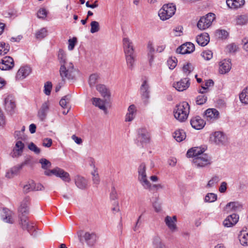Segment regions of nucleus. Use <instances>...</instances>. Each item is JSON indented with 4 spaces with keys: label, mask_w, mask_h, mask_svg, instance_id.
<instances>
[{
    "label": "nucleus",
    "mask_w": 248,
    "mask_h": 248,
    "mask_svg": "<svg viewBox=\"0 0 248 248\" xmlns=\"http://www.w3.org/2000/svg\"><path fill=\"white\" fill-rule=\"evenodd\" d=\"M231 68V63L229 60H224L220 62L219 71L221 74L229 72Z\"/></svg>",
    "instance_id": "28"
},
{
    "label": "nucleus",
    "mask_w": 248,
    "mask_h": 248,
    "mask_svg": "<svg viewBox=\"0 0 248 248\" xmlns=\"http://www.w3.org/2000/svg\"><path fill=\"white\" fill-rule=\"evenodd\" d=\"M75 69L73 63H67V64L62 65L60 68V74L62 81L66 79H73L75 78Z\"/></svg>",
    "instance_id": "2"
},
{
    "label": "nucleus",
    "mask_w": 248,
    "mask_h": 248,
    "mask_svg": "<svg viewBox=\"0 0 248 248\" xmlns=\"http://www.w3.org/2000/svg\"><path fill=\"white\" fill-rule=\"evenodd\" d=\"M12 212L7 208H3L2 214V218L3 220L6 222L12 224L14 220L12 217Z\"/></svg>",
    "instance_id": "31"
},
{
    "label": "nucleus",
    "mask_w": 248,
    "mask_h": 248,
    "mask_svg": "<svg viewBox=\"0 0 248 248\" xmlns=\"http://www.w3.org/2000/svg\"><path fill=\"white\" fill-rule=\"evenodd\" d=\"M210 41L209 34L206 32H203L198 35L196 37V42L197 43L202 46L207 45Z\"/></svg>",
    "instance_id": "26"
},
{
    "label": "nucleus",
    "mask_w": 248,
    "mask_h": 248,
    "mask_svg": "<svg viewBox=\"0 0 248 248\" xmlns=\"http://www.w3.org/2000/svg\"><path fill=\"white\" fill-rule=\"evenodd\" d=\"M166 47V44L163 40H160L158 43L156 47V51L158 52H162Z\"/></svg>",
    "instance_id": "63"
},
{
    "label": "nucleus",
    "mask_w": 248,
    "mask_h": 248,
    "mask_svg": "<svg viewBox=\"0 0 248 248\" xmlns=\"http://www.w3.org/2000/svg\"><path fill=\"white\" fill-rule=\"evenodd\" d=\"M100 30L99 24L97 21H93L91 23L90 31L92 33L98 32Z\"/></svg>",
    "instance_id": "52"
},
{
    "label": "nucleus",
    "mask_w": 248,
    "mask_h": 248,
    "mask_svg": "<svg viewBox=\"0 0 248 248\" xmlns=\"http://www.w3.org/2000/svg\"><path fill=\"white\" fill-rule=\"evenodd\" d=\"M165 188V186L163 185H162L161 184H154L152 185L151 184V186L149 188H145V189H149V190H158L160 189H162Z\"/></svg>",
    "instance_id": "61"
},
{
    "label": "nucleus",
    "mask_w": 248,
    "mask_h": 248,
    "mask_svg": "<svg viewBox=\"0 0 248 248\" xmlns=\"http://www.w3.org/2000/svg\"><path fill=\"white\" fill-rule=\"evenodd\" d=\"M24 147V144L21 140L17 141L11 153V156L13 157H17L21 156L23 152Z\"/></svg>",
    "instance_id": "16"
},
{
    "label": "nucleus",
    "mask_w": 248,
    "mask_h": 248,
    "mask_svg": "<svg viewBox=\"0 0 248 248\" xmlns=\"http://www.w3.org/2000/svg\"><path fill=\"white\" fill-rule=\"evenodd\" d=\"M204 115L207 121L213 122L218 118L219 113L215 108H208L205 111Z\"/></svg>",
    "instance_id": "17"
},
{
    "label": "nucleus",
    "mask_w": 248,
    "mask_h": 248,
    "mask_svg": "<svg viewBox=\"0 0 248 248\" xmlns=\"http://www.w3.org/2000/svg\"><path fill=\"white\" fill-rule=\"evenodd\" d=\"M204 150L200 147H194L189 149L186 153V155L188 157H197L201 155L204 154L203 152Z\"/></svg>",
    "instance_id": "24"
},
{
    "label": "nucleus",
    "mask_w": 248,
    "mask_h": 248,
    "mask_svg": "<svg viewBox=\"0 0 248 248\" xmlns=\"http://www.w3.org/2000/svg\"><path fill=\"white\" fill-rule=\"evenodd\" d=\"M217 199V195L214 193H208L205 197L204 201L208 202H212Z\"/></svg>",
    "instance_id": "49"
},
{
    "label": "nucleus",
    "mask_w": 248,
    "mask_h": 248,
    "mask_svg": "<svg viewBox=\"0 0 248 248\" xmlns=\"http://www.w3.org/2000/svg\"><path fill=\"white\" fill-rule=\"evenodd\" d=\"M176 61L177 60L175 57L170 58L168 59L167 63L170 69H173L176 67L177 65Z\"/></svg>",
    "instance_id": "56"
},
{
    "label": "nucleus",
    "mask_w": 248,
    "mask_h": 248,
    "mask_svg": "<svg viewBox=\"0 0 248 248\" xmlns=\"http://www.w3.org/2000/svg\"><path fill=\"white\" fill-rule=\"evenodd\" d=\"M30 198L28 197H25L21 203L20 206L18 208L19 217L20 216H23L29 213L28 205L30 203Z\"/></svg>",
    "instance_id": "20"
},
{
    "label": "nucleus",
    "mask_w": 248,
    "mask_h": 248,
    "mask_svg": "<svg viewBox=\"0 0 248 248\" xmlns=\"http://www.w3.org/2000/svg\"><path fill=\"white\" fill-rule=\"evenodd\" d=\"M190 84L189 78H186L174 82L173 84V87L178 91L183 92L186 90L189 87Z\"/></svg>",
    "instance_id": "10"
},
{
    "label": "nucleus",
    "mask_w": 248,
    "mask_h": 248,
    "mask_svg": "<svg viewBox=\"0 0 248 248\" xmlns=\"http://www.w3.org/2000/svg\"><path fill=\"white\" fill-rule=\"evenodd\" d=\"M137 112L136 107L132 104L129 106L125 116V122H131L135 118Z\"/></svg>",
    "instance_id": "27"
},
{
    "label": "nucleus",
    "mask_w": 248,
    "mask_h": 248,
    "mask_svg": "<svg viewBox=\"0 0 248 248\" xmlns=\"http://www.w3.org/2000/svg\"><path fill=\"white\" fill-rule=\"evenodd\" d=\"M138 180L144 188H149L151 183L147 180L146 173V165L142 163L138 168Z\"/></svg>",
    "instance_id": "6"
},
{
    "label": "nucleus",
    "mask_w": 248,
    "mask_h": 248,
    "mask_svg": "<svg viewBox=\"0 0 248 248\" xmlns=\"http://www.w3.org/2000/svg\"><path fill=\"white\" fill-rule=\"evenodd\" d=\"M164 244L159 236L155 235L153 238L152 245L154 248H158Z\"/></svg>",
    "instance_id": "43"
},
{
    "label": "nucleus",
    "mask_w": 248,
    "mask_h": 248,
    "mask_svg": "<svg viewBox=\"0 0 248 248\" xmlns=\"http://www.w3.org/2000/svg\"><path fill=\"white\" fill-rule=\"evenodd\" d=\"M52 85L51 82L47 81L45 84L44 92L46 95H50L52 90Z\"/></svg>",
    "instance_id": "54"
},
{
    "label": "nucleus",
    "mask_w": 248,
    "mask_h": 248,
    "mask_svg": "<svg viewBox=\"0 0 248 248\" xmlns=\"http://www.w3.org/2000/svg\"><path fill=\"white\" fill-rule=\"evenodd\" d=\"M239 220V216L236 214H232L228 216L223 222V225L225 227H232L235 225Z\"/></svg>",
    "instance_id": "15"
},
{
    "label": "nucleus",
    "mask_w": 248,
    "mask_h": 248,
    "mask_svg": "<svg viewBox=\"0 0 248 248\" xmlns=\"http://www.w3.org/2000/svg\"><path fill=\"white\" fill-rule=\"evenodd\" d=\"M176 12L175 5L172 3L164 4L158 12V16L162 20L170 18Z\"/></svg>",
    "instance_id": "3"
},
{
    "label": "nucleus",
    "mask_w": 248,
    "mask_h": 248,
    "mask_svg": "<svg viewBox=\"0 0 248 248\" xmlns=\"http://www.w3.org/2000/svg\"><path fill=\"white\" fill-rule=\"evenodd\" d=\"M19 169L20 168L17 167H15L11 168L6 172L5 177L9 179L13 178L15 175L17 174Z\"/></svg>",
    "instance_id": "45"
},
{
    "label": "nucleus",
    "mask_w": 248,
    "mask_h": 248,
    "mask_svg": "<svg viewBox=\"0 0 248 248\" xmlns=\"http://www.w3.org/2000/svg\"><path fill=\"white\" fill-rule=\"evenodd\" d=\"M190 124L194 128L200 130L204 126L205 122L201 118V117L199 116H197L191 119Z\"/></svg>",
    "instance_id": "21"
},
{
    "label": "nucleus",
    "mask_w": 248,
    "mask_h": 248,
    "mask_svg": "<svg viewBox=\"0 0 248 248\" xmlns=\"http://www.w3.org/2000/svg\"><path fill=\"white\" fill-rule=\"evenodd\" d=\"M195 50L194 45L190 42H187L183 44L177 48L176 52L181 54H189Z\"/></svg>",
    "instance_id": "12"
},
{
    "label": "nucleus",
    "mask_w": 248,
    "mask_h": 248,
    "mask_svg": "<svg viewBox=\"0 0 248 248\" xmlns=\"http://www.w3.org/2000/svg\"><path fill=\"white\" fill-rule=\"evenodd\" d=\"M58 57L61 64V66L62 65L67 64V63H71V62H69L67 61L66 54L62 50H59Z\"/></svg>",
    "instance_id": "39"
},
{
    "label": "nucleus",
    "mask_w": 248,
    "mask_h": 248,
    "mask_svg": "<svg viewBox=\"0 0 248 248\" xmlns=\"http://www.w3.org/2000/svg\"><path fill=\"white\" fill-rule=\"evenodd\" d=\"M216 35L221 39L227 38L228 33L227 31L224 30H218L216 31Z\"/></svg>",
    "instance_id": "58"
},
{
    "label": "nucleus",
    "mask_w": 248,
    "mask_h": 248,
    "mask_svg": "<svg viewBox=\"0 0 248 248\" xmlns=\"http://www.w3.org/2000/svg\"><path fill=\"white\" fill-rule=\"evenodd\" d=\"M193 70V67L190 63L188 62L183 67V71L186 76H188Z\"/></svg>",
    "instance_id": "48"
},
{
    "label": "nucleus",
    "mask_w": 248,
    "mask_h": 248,
    "mask_svg": "<svg viewBox=\"0 0 248 248\" xmlns=\"http://www.w3.org/2000/svg\"><path fill=\"white\" fill-rule=\"evenodd\" d=\"M135 57V54L125 55L127 66L131 69H132L134 67Z\"/></svg>",
    "instance_id": "42"
},
{
    "label": "nucleus",
    "mask_w": 248,
    "mask_h": 248,
    "mask_svg": "<svg viewBox=\"0 0 248 248\" xmlns=\"http://www.w3.org/2000/svg\"><path fill=\"white\" fill-rule=\"evenodd\" d=\"M147 48L149 50L148 57L149 59V62L151 63L154 60L153 53L155 51L153 44L152 42H149L147 45Z\"/></svg>",
    "instance_id": "46"
},
{
    "label": "nucleus",
    "mask_w": 248,
    "mask_h": 248,
    "mask_svg": "<svg viewBox=\"0 0 248 248\" xmlns=\"http://www.w3.org/2000/svg\"><path fill=\"white\" fill-rule=\"evenodd\" d=\"M99 78V76L96 74L91 75L89 79V84L91 87L94 86Z\"/></svg>",
    "instance_id": "51"
},
{
    "label": "nucleus",
    "mask_w": 248,
    "mask_h": 248,
    "mask_svg": "<svg viewBox=\"0 0 248 248\" xmlns=\"http://www.w3.org/2000/svg\"><path fill=\"white\" fill-rule=\"evenodd\" d=\"M93 104L95 107L99 108L100 109L103 110L107 113V109L105 106V102L104 100L99 98L94 97L92 99Z\"/></svg>",
    "instance_id": "34"
},
{
    "label": "nucleus",
    "mask_w": 248,
    "mask_h": 248,
    "mask_svg": "<svg viewBox=\"0 0 248 248\" xmlns=\"http://www.w3.org/2000/svg\"><path fill=\"white\" fill-rule=\"evenodd\" d=\"M220 179L218 176H215L210 179L207 185V186L208 187H211L214 186L216 184H217L219 181Z\"/></svg>",
    "instance_id": "53"
},
{
    "label": "nucleus",
    "mask_w": 248,
    "mask_h": 248,
    "mask_svg": "<svg viewBox=\"0 0 248 248\" xmlns=\"http://www.w3.org/2000/svg\"><path fill=\"white\" fill-rule=\"evenodd\" d=\"M190 110L189 104L186 102H183L177 105L173 110L174 117L179 121H185L188 116Z\"/></svg>",
    "instance_id": "1"
},
{
    "label": "nucleus",
    "mask_w": 248,
    "mask_h": 248,
    "mask_svg": "<svg viewBox=\"0 0 248 248\" xmlns=\"http://www.w3.org/2000/svg\"><path fill=\"white\" fill-rule=\"evenodd\" d=\"M35 37L38 40H42L47 35V30L46 28H42L36 31Z\"/></svg>",
    "instance_id": "41"
},
{
    "label": "nucleus",
    "mask_w": 248,
    "mask_h": 248,
    "mask_svg": "<svg viewBox=\"0 0 248 248\" xmlns=\"http://www.w3.org/2000/svg\"><path fill=\"white\" fill-rule=\"evenodd\" d=\"M193 163L197 168L205 167L211 164V158L206 154L201 155L193 158Z\"/></svg>",
    "instance_id": "8"
},
{
    "label": "nucleus",
    "mask_w": 248,
    "mask_h": 248,
    "mask_svg": "<svg viewBox=\"0 0 248 248\" xmlns=\"http://www.w3.org/2000/svg\"><path fill=\"white\" fill-rule=\"evenodd\" d=\"M10 49L8 44L3 42H0V55H4L8 53Z\"/></svg>",
    "instance_id": "44"
},
{
    "label": "nucleus",
    "mask_w": 248,
    "mask_h": 248,
    "mask_svg": "<svg viewBox=\"0 0 248 248\" xmlns=\"http://www.w3.org/2000/svg\"><path fill=\"white\" fill-rule=\"evenodd\" d=\"M173 137L177 141L181 142L186 139V134L184 130L178 129L174 132Z\"/></svg>",
    "instance_id": "35"
},
{
    "label": "nucleus",
    "mask_w": 248,
    "mask_h": 248,
    "mask_svg": "<svg viewBox=\"0 0 248 248\" xmlns=\"http://www.w3.org/2000/svg\"><path fill=\"white\" fill-rule=\"evenodd\" d=\"M47 15V12L44 8L40 9L37 12V16L39 18H45Z\"/></svg>",
    "instance_id": "64"
},
{
    "label": "nucleus",
    "mask_w": 248,
    "mask_h": 248,
    "mask_svg": "<svg viewBox=\"0 0 248 248\" xmlns=\"http://www.w3.org/2000/svg\"><path fill=\"white\" fill-rule=\"evenodd\" d=\"M235 22L236 24L244 25L248 22V16L247 15H239L236 17Z\"/></svg>",
    "instance_id": "40"
},
{
    "label": "nucleus",
    "mask_w": 248,
    "mask_h": 248,
    "mask_svg": "<svg viewBox=\"0 0 248 248\" xmlns=\"http://www.w3.org/2000/svg\"><path fill=\"white\" fill-rule=\"evenodd\" d=\"M14 66L13 59L10 56H6L0 62V69L2 70H8Z\"/></svg>",
    "instance_id": "11"
},
{
    "label": "nucleus",
    "mask_w": 248,
    "mask_h": 248,
    "mask_svg": "<svg viewBox=\"0 0 248 248\" xmlns=\"http://www.w3.org/2000/svg\"><path fill=\"white\" fill-rule=\"evenodd\" d=\"M75 184L80 189H84L87 187V180L80 176H77L75 179Z\"/></svg>",
    "instance_id": "32"
},
{
    "label": "nucleus",
    "mask_w": 248,
    "mask_h": 248,
    "mask_svg": "<svg viewBox=\"0 0 248 248\" xmlns=\"http://www.w3.org/2000/svg\"><path fill=\"white\" fill-rule=\"evenodd\" d=\"M241 102L245 105L248 104V86L243 90L239 94Z\"/></svg>",
    "instance_id": "38"
},
{
    "label": "nucleus",
    "mask_w": 248,
    "mask_h": 248,
    "mask_svg": "<svg viewBox=\"0 0 248 248\" xmlns=\"http://www.w3.org/2000/svg\"><path fill=\"white\" fill-rule=\"evenodd\" d=\"M31 72V69L28 66H24L20 68L18 70L16 78L19 79L25 78L29 76Z\"/></svg>",
    "instance_id": "22"
},
{
    "label": "nucleus",
    "mask_w": 248,
    "mask_h": 248,
    "mask_svg": "<svg viewBox=\"0 0 248 248\" xmlns=\"http://www.w3.org/2000/svg\"><path fill=\"white\" fill-rule=\"evenodd\" d=\"M28 148L36 154H39L41 152L40 149L33 142H31L29 144Z\"/></svg>",
    "instance_id": "60"
},
{
    "label": "nucleus",
    "mask_w": 248,
    "mask_h": 248,
    "mask_svg": "<svg viewBox=\"0 0 248 248\" xmlns=\"http://www.w3.org/2000/svg\"><path fill=\"white\" fill-rule=\"evenodd\" d=\"M240 243L243 246H248V226L244 227L238 235Z\"/></svg>",
    "instance_id": "14"
},
{
    "label": "nucleus",
    "mask_w": 248,
    "mask_h": 248,
    "mask_svg": "<svg viewBox=\"0 0 248 248\" xmlns=\"http://www.w3.org/2000/svg\"><path fill=\"white\" fill-rule=\"evenodd\" d=\"M123 45L125 55L134 54L132 43L128 38L123 39Z\"/></svg>",
    "instance_id": "23"
},
{
    "label": "nucleus",
    "mask_w": 248,
    "mask_h": 248,
    "mask_svg": "<svg viewBox=\"0 0 248 248\" xmlns=\"http://www.w3.org/2000/svg\"><path fill=\"white\" fill-rule=\"evenodd\" d=\"M39 163L41 164L42 168L44 170H47L51 167V162L46 158H41L39 160Z\"/></svg>",
    "instance_id": "50"
},
{
    "label": "nucleus",
    "mask_w": 248,
    "mask_h": 248,
    "mask_svg": "<svg viewBox=\"0 0 248 248\" xmlns=\"http://www.w3.org/2000/svg\"><path fill=\"white\" fill-rule=\"evenodd\" d=\"M164 222L168 227V228L171 231L174 232L177 230V217L176 216L170 217L167 216L165 217Z\"/></svg>",
    "instance_id": "18"
},
{
    "label": "nucleus",
    "mask_w": 248,
    "mask_h": 248,
    "mask_svg": "<svg viewBox=\"0 0 248 248\" xmlns=\"http://www.w3.org/2000/svg\"><path fill=\"white\" fill-rule=\"evenodd\" d=\"M138 140L141 144L149 142L150 135L149 132L145 128H140L138 131Z\"/></svg>",
    "instance_id": "13"
},
{
    "label": "nucleus",
    "mask_w": 248,
    "mask_h": 248,
    "mask_svg": "<svg viewBox=\"0 0 248 248\" xmlns=\"http://www.w3.org/2000/svg\"><path fill=\"white\" fill-rule=\"evenodd\" d=\"M202 56L204 60H210L213 57V53L211 50H207L202 52Z\"/></svg>",
    "instance_id": "59"
},
{
    "label": "nucleus",
    "mask_w": 248,
    "mask_h": 248,
    "mask_svg": "<svg viewBox=\"0 0 248 248\" xmlns=\"http://www.w3.org/2000/svg\"><path fill=\"white\" fill-rule=\"evenodd\" d=\"M14 137L16 140H26V136L24 133L19 130H16L14 133Z\"/></svg>",
    "instance_id": "47"
},
{
    "label": "nucleus",
    "mask_w": 248,
    "mask_h": 248,
    "mask_svg": "<svg viewBox=\"0 0 248 248\" xmlns=\"http://www.w3.org/2000/svg\"><path fill=\"white\" fill-rule=\"evenodd\" d=\"M216 18V15L212 13L202 17L197 23L198 28L201 30L208 28Z\"/></svg>",
    "instance_id": "4"
},
{
    "label": "nucleus",
    "mask_w": 248,
    "mask_h": 248,
    "mask_svg": "<svg viewBox=\"0 0 248 248\" xmlns=\"http://www.w3.org/2000/svg\"><path fill=\"white\" fill-rule=\"evenodd\" d=\"M149 86L147 81L144 80L140 87V93L142 97L145 99L148 98L149 97Z\"/></svg>",
    "instance_id": "33"
},
{
    "label": "nucleus",
    "mask_w": 248,
    "mask_h": 248,
    "mask_svg": "<svg viewBox=\"0 0 248 248\" xmlns=\"http://www.w3.org/2000/svg\"><path fill=\"white\" fill-rule=\"evenodd\" d=\"M210 141L217 145H223L227 142L225 134L221 131H216L210 136Z\"/></svg>",
    "instance_id": "7"
},
{
    "label": "nucleus",
    "mask_w": 248,
    "mask_h": 248,
    "mask_svg": "<svg viewBox=\"0 0 248 248\" xmlns=\"http://www.w3.org/2000/svg\"><path fill=\"white\" fill-rule=\"evenodd\" d=\"M4 108L11 114L14 113L16 109L15 98L12 95H8L4 99Z\"/></svg>",
    "instance_id": "9"
},
{
    "label": "nucleus",
    "mask_w": 248,
    "mask_h": 248,
    "mask_svg": "<svg viewBox=\"0 0 248 248\" xmlns=\"http://www.w3.org/2000/svg\"><path fill=\"white\" fill-rule=\"evenodd\" d=\"M245 0H226V4L229 8L237 9L245 4Z\"/></svg>",
    "instance_id": "29"
},
{
    "label": "nucleus",
    "mask_w": 248,
    "mask_h": 248,
    "mask_svg": "<svg viewBox=\"0 0 248 248\" xmlns=\"http://www.w3.org/2000/svg\"><path fill=\"white\" fill-rule=\"evenodd\" d=\"M49 110L48 103L44 102L38 112V116L41 121H43L46 118L47 113Z\"/></svg>",
    "instance_id": "30"
},
{
    "label": "nucleus",
    "mask_w": 248,
    "mask_h": 248,
    "mask_svg": "<svg viewBox=\"0 0 248 248\" xmlns=\"http://www.w3.org/2000/svg\"><path fill=\"white\" fill-rule=\"evenodd\" d=\"M77 42V39L76 37H73L72 39H70L68 40V49L70 50H72L75 46Z\"/></svg>",
    "instance_id": "62"
},
{
    "label": "nucleus",
    "mask_w": 248,
    "mask_h": 248,
    "mask_svg": "<svg viewBox=\"0 0 248 248\" xmlns=\"http://www.w3.org/2000/svg\"><path fill=\"white\" fill-rule=\"evenodd\" d=\"M226 208L230 211H237L242 208V205L238 202H230L226 205Z\"/></svg>",
    "instance_id": "36"
},
{
    "label": "nucleus",
    "mask_w": 248,
    "mask_h": 248,
    "mask_svg": "<svg viewBox=\"0 0 248 248\" xmlns=\"http://www.w3.org/2000/svg\"><path fill=\"white\" fill-rule=\"evenodd\" d=\"M96 89L103 97L108 98L109 97L110 93L104 85H97L96 86Z\"/></svg>",
    "instance_id": "37"
},
{
    "label": "nucleus",
    "mask_w": 248,
    "mask_h": 248,
    "mask_svg": "<svg viewBox=\"0 0 248 248\" xmlns=\"http://www.w3.org/2000/svg\"><path fill=\"white\" fill-rule=\"evenodd\" d=\"M207 100V97L204 95H200L198 96L196 99V102L197 105H202L204 104Z\"/></svg>",
    "instance_id": "57"
},
{
    "label": "nucleus",
    "mask_w": 248,
    "mask_h": 248,
    "mask_svg": "<svg viewBox=\"0 0 248 248\" xmlns=\"http://www.w3.org/2000/svg\"><path fill=\"white\" fill-rule=\"evenodd\" d=\"M30 198L28 197H25L21 203L20 206L18 208L19 217L20 216H23L29 213L28 205L30 203Z\"/></svg>",
    "instance_id": "19"
},
{
    "label": "nucleus",
    "mask_w": 248,
    "mask_h": 248,
    "mask_svg": "<svg viewBox=\"0 0 248 248\" xmlns=\"http://www.w3.org/2000/svg\"><path fill=\"white\" fill-rule=\"evenodd\" d=\"M20 224L22 228L27 230L31 235L35 236L37 235L35 226L33 223L29 221L28 217L25 215L20 216Z\"/></svg>",
    "instance_id": "5"
},
{
    "label": "nucleus",
    "mask_w": 248,
    "mask_h": 248,
    "mask_svg": "<svg viewBox=\"0 0 248 248\" xmlns=\"http://www.w3.org/2000/svg\"><path fill=\"white\" fill-rule=\"evenodd\" d=\"M55 175L61 178L63 181L70 182L71 181L69 174L61 168H56Z\"/></svg>",
    "instance_id": "25"
},
{
    "label": "nucleus",
    "mask_w": 248,
    "mask_h": 248,
    "mask_svg": "<svg viewBox=\"0 0 248 248\" xmlns=\"http://www.w3.org/2000/svg\"><path fill=\"white\" fill-rule=\"evenodd\" d=\"M69 102V99L68 96H65L62 98L60 101V106L63 108H67L68 104Z\"/></svg>",
    "instance_id": "55"
}]
</instances>
